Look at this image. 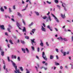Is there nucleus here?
Instances as JSON below:
<instances>
[{
    "mask_svg": "<svg viewBox=\"0 0 73 73\" xmlns=\"http://www.w3.org/2000/svg\"><path fill=\"white\" fill-rule=\"evenodd\" d=\"M16 64L15 63H13V66L15 68V70H16V71L17 72V73H21V72H20L19 70H17V66H16Z\"/></svg>",
    "mask_w": 73,
    "mask_h": 73,
    "instance_id": "nucleus-1",
    "label": "nucleus"
},
{
    "mask_svg": "<svg viewBox=\"0 0 73 73\" xmlns=\"http://www.w3.org/2000/svg\"><path fill=\"white\" fill-rule=\"evenodd\" d=\"M42 57H43L44 59L45 60H47V58H46V56L45 55L44 52H43V53H42Z\"/></svg>",
    "mask_w": 73,
    "mask_h": 73,
    "instance_id": "nucleus-2",
    "label": "nucleus"
},
{
    "mask_svg": "<svg viewBox=\"0 0 73 73\" xmlns=\"http://www.w3.org/2000/svg\"><path fill=\"white\" fill-rule=\"evenodd\" d=\"M35 40V39H34L33 40H31V41L32 44L33 45V43H36V42L35 41H34V40Z\"/></svg>",
    "mask_w": 73,
    "mask_h": 73,
    "instance_id": "nucleus-3",
    "label": "nucleus"
},
{
    "mask_svg": "<svg viewBox=\"0 0 73 73\" xmlns=\"http://www.w3.org/2000/svg\"><path fill=\"white\" fill-rule=\"evenodd\" d=\"M16 25H17V26L18 27V28H19V29L21 30V28L19 26H20V24L18 23L17 22Z\"/></svg>",
    "mask_w": 73,
    "mask_h": 73,
    "instance_id": "nucleus-4",
    "label": "nucleus"
},
{
    "mask_svg": "<svg viewBox=\"0 0 73 73\" xmlns=\"http://www.w3.org/2000/svg\"><path fill=\"white\" fill-rule=\"evenodd\" d=\"M0 28H1V29L4 30H5V28L4 27V26L3 25H2L0 26Z\"/></svg>",
    "mask_w": 73,
    "mask_h": 73,
    "instance_id": "nucleus-5",
    "label": "nucleus"
},
{
    "mask_svg": "<svg viewBox=\"0 0 73 73\" xmlns=\"http://www.w3.org/2000/svg\"><path fill=\"white\" fill-rule=\"evenodd\" d=\"M42 28H41V30H42V31H43L46 32V29L44 28V27H43L42 26Z\"/></svg>",
    "mask_w": 73,
    "mask_h": 73,
    "instance_id": "nucleus-6",
    "label": "nucleus"
},
{
    "mask_svg": "<svg viewBox=\"0 0 73 73\" xmlns=\"http://www.w3.org/2000/svg\"><path fill=\"white\" fill-rule=\"evenodd\" d=\"M61 17H62L63 19H64V18H65L66 17L65 14H64V15H63L62 14H61Z\"/></svg>",
    "mask_w": 73,
    "mask_h": 73,
    "instance_id": "nucleus-7",
    "label": "nucleus"
},
{
    "mask_svg": "<svg viewBox=\"0 0 73 73\" xmlns=\"http://www.w3.org/2000/svg\"><path fill=\"white\" fill-rule=\"evenodd\" d=\"M63 5H65V3H62V6L63 7H64V10H65V11H66V8Z\"/></svg>",
    "mask_w": 73,
    "mask_h": 73,
    "instance_id": "nucleus-8",
    "label": "nucleus"
},
{
    "mask_svg": "<svg viewBox=\"0 0 73 73\" xmlns=\"http://www.w3.org/2000/svg\"><path fill=\"white\" fill-rule=\"evenodd\" d=\"M11 58L13 59L14 58L16 59V56H14V55H12L11 56Z\"/></svg>",
    "mask_w": 73,
    "mask_h": 73,
    "instance_id": "nucleus-9",
    "label": "nucleus"
},
{
    "mask_svg": "<svg viewBox=\"0 0 73 73\" xmlns=\"http://www.w3.org/2000/svg\"><path fill=\"white\" fill-rule=\"evenodd\" d=\"M23 31L26 33V28L25 27H23Z\"/></svg>",
    "mask_w": 73,
    "mask_h": 73,
    "instance_id": "nucleus-10",
    "label": "nucleus"
},
{
    "mask_svg": "<svg viewBox=\"0 0 73 73\" xmlns=\"http://www.w3.org/2000/svg\"><path fill=\"white\" fill-rule=\"evenodd\" d=\"M40 42L41 43H40V45L42 47H43V46H44V44H43V43L42 42V41L41 40L40 41Z\"/></svg>",
    "mask_w": 73,
    "mask_h": 73,
    "instance_id": "nucleus-11",
    "label": "nucleus"
},
{
    "mask_svg": "<svg viewBox=\"0 0 73 73\" xmlns=\"http://www.w3.org/2000/svg\"><path fill=\"white\" fill-rule=\"evenodd\" d=\"M54 57V56L50 55V59H53Z\"/></svg>",
    "mask_w": 73,
    "mask_h": 73,
    "instance_id": "nucleus-12",
    "label": "nucleus"
},
{
    "mask_svg": "<svg viewBox=\"0 0 73 73\" xmlns=\"http://www.w3.org/2000/svg\"><path fill=\"white\" fill-rule=\"evenodd\" d=\"M18 15L21 17H22V15L19 12H17Z\"/></svg>",
    "mask_w": 73,
    "mask_h": 73,
    "instance_id": "nucleus-13",
    "label": "nucleus"
},
{
    "mask_svg": "<svg viewBox=\"0 0 73 73\" xmlns=\"http://www.w3.org/2000/svg\"><path fill=\"white\" fill-rule=\"evenodd\" d=\"M22 50L23 52L24 53H26V52L25 51V48H22Z\"/></svg>",
    "mask_w": 73,
    "mask_h": 73,
    "instance_id": "nucleus-14",
    "label": "nucleus"
},
{
    "mask_svg": "<svg viewBox=\"0 0 73 73\" xmlns=\"http://www.w3.org/2000/svg\"><path fill=\"white\" fill-rule=\"evenodd\" d=\"M58 40H63V38L61 37H58Z\"/></svg>",
    "mask_w": 73,
    "mask_h": 73,
    "instance_id": "nucleus-15",
    "label": "nucleus"
},
{
    "mask_svg": "<svg viewBox=\"0 0 73 73\" xmlns=\"http://www.w3.org/2000/svg\"><path fill=\"white\" fill-rule=\"evenodd\" d=\"M4 51H1V55L2 56H4Z\"/></svg>",
    "mask_w": 73,
    "mask_h": 73,
    "instance_id": "nucleus-16",
    "label": "nucleus"
},
{
    "mask_svg": "<svg viewBox=\"0 0 73 73\" xmlns=\"http://www.w3.org/2000/svg\"><path fill=\"white\" fill-rule=\"evenodd\" d=\"M19 68H20V69L21 71L23 72V67H20Z\"/></svg>",
    "mask_w": 73,
    "mask_h": 73,
    "instance_id": "nucleus-17",
    "label": "nucleus"
},
{
    "mask_svg": "<svg viewBox=\"0 0 73 73\" xmlns=\"http://www.w3.org/2000/svg\"><path fill=\"white\" fill-rule=\"evenodd\" d=\"M34 23L33 22H32L31 23V24H30V25H29L28 26L29 27H30L32 25H33V24Z\"/></svg>",
    "mask_w": 73,
    "mask_h": 73,
    "instance_id": "nucleus-18",
    "label": "nucleus"
},
{
    "mask_svg": "<svg viewBox=\"0 0 73 73\" xmlns=\"http://www.w3.org/2000/svg\"><path fill=\"white\" fill-rule=\"evenodd\" d=\"M9 42H10V44H13V41L11 40H9Z\"/></svg>",
    "mask_w": 73,
    "mask_h": 73,
    "instance_id": "nucleus-19",
    "label": "nucleus"
},
{
    "mask_svg": "<svg viewBox=\"0 0 73 73\" xmlns=\"http://www.w3.org/2000/svg\"><path fill=\"white\" fill-rule=\"evenodd\" d=\"M22 21H23V24H24V25H25L26 23H25V21L23 19H22Z\"/></svg>",
    "mask_w": 73,
    "mask_h": 73,
    "instance_id": "nucleus-20",
    "label": "nucleus"
},
{
    "mask_svg": "<svg viewBox=\"0 0 73 73\" xmlns=\"http://www.w3.org/2000/svg\"><path fill=\"white\" fill-rule=\"evenodd\" d=\"M35 13H36V15L37 16H38L39 15V13H38V12H35Z\"/></svg>",
    "mask_w": 73,
    "mask_h": 73,
    "instance_id": "nucleus-21",
    "label": "nucleus"
},
{
    "mask_svg": "<svg viewBox=\"0 0 73 73\" xmlns=\"http://www.w3.org/2000/svg\"><path fill=\"white\" fill-rule=\"evenodd\" d=\"M1 11H2V12L4 11V10L3 9V7H1Z\"/></svg>",
    "mask_w": 73,
    "mask_h": 73,
    "instance_id": "nucleus-22",
    "label": "nucleus"
},
{
    "mask_svg": "<svg viewBox=\"0 0 73 73\" xmlns=\"http://www.w3.org/2000/svg\"><path fill=\"white\" fill-rule=\"evenodd\" d=\"M55 65H56V66L60 65L59 63H56V62H55Z\"/></svg>",
    "mask_w": 73,
    "mask_h": 73,
    "instance_id": "nucleus-23",
    "label": "nucleus"
},
{
    "mask_svg": "<svg viewBox=\"0 0 73 73\" xmlns=\"http://www.w3.org/2000/svg\"><path fill=\"white\" fill-rule=\"evenodd\" d=\"M7 30L9 32H11V29L9 28H7Z\"/></svg>",
    "mask_w": 73,
    "mask_h": 73,
    "instance_id": "nucleus-24",
    "label": "nucleus"
},
{
    "mask_svg": "<svg viewBox=\"0 0 73 73\" xmlns=\"http://www.w3.org/2000/svg\"><path fill=\"white\" fill-rule=\"evenodd\" d=\"M25 38H26L27 39H29V37L27 36H25Z\"/></svg>",
    "mask_w": 73,
    "mask_h": 73,
    "instance_id": "nucleus-25",
    "label": "nucleus"
},
{
    "mask_svg": "<svg viewBox=\"0 0 73 73\" xmlns=\"http://www.w3.org/2000/svg\"><path fill=\"white\" fill-rule=\"evenodd\" d=\"M21 43H22V44H24L25 43V42L23 41V40H21Z\"/></svg>",
    "mask_w": 73,
    "mask_h": 73,
    "instance_id": "nucleus-26",
    "label": "nucleus"
},
{
    "mask_svg": "<svg viewBox=\"0 0 73 73\" xmlns=\"http://www.w3.org/2000/svg\"><path fill=\"white\" fill-rule=\"evenodd\" d=\"M31 48L33 50H34L35 49V48L33 46H31Z\"/></svg>",
    "mask_w": 73,
    "mask_h": 73,
    "instance_id": "nucleus-27",
    "label": "nucleus"
},
{
    "mask_svg": "<svg viewBox=\"0 0 73 73\" xmlns=\"http://www.w3.org/2000/svg\"><path fill=\"white\" fill-rule=\"evenodd\" d=\"M54 1L56 3H58V0H55Z\"/></svg>",
    "mask_w": 73,
    "mask_h": 73,
    "instance_id": "nucleus-28",
    "label": "nucleus"
},
{
    "mask_svg": "<svg viewBox=\"0 0 73 73\" xmlns=\"http://www.w3.org/2000/svg\"><path fill=\"white\" fill-rule=\"evenodd\" d=\"M9 12H10V13L11 12H12L10 8H9Z\"/></svg>",
    "mask_w": 73,
    "mask_h": 73,
    "instance_id": "nucleus-29",
    "label": "nucleus"
},
{
    "mask_svg": "<svg viewBox=\"0 0 73 73\" xmlns=\"http://www.w3.org/2000/svg\"><path fill=\"white\" fill-rule=\"evenodd\" d=\"M26 50L27 52H28V53H29V50H28V49L27 48H26Z\"/></svg>",
    "mask_w": 73,
    "mask_h": 73,
    "instance_id": "nucleus-30",
    "label": "nucleus"
},
{
    "mask_svg": "<svg viewBox=\"0 0 73 73\" xmlns=\"http://www.w3.org/2000/svg\"><path fill=\"white\" fill-rule=\"evenodd\" d=\"M52 15L53 16V17L55 18V19H57V18L54 16V15L53 14H52Z\"/></svg>",
    "mask_w": 73,
    "mask_h": 73,
    "instance_id": "nucleus-31",
    "label": "nucleus"
},
{
    "mask_svg": "<svg viewBox=\"0 0 73 73\" xmlns=\"http://www.w3.org/2000/svg\"><path fill=\"white\" fill-rule=\"evenodd\" d=\"M63 40H64V41H68L67 39L65 38H63Z\"/></svg>",
    "mask_w": 73,
    "mask_h": 73,
    "instance_id": "nucleus-32",
    "label": "nucleus"
},
{
    "mask_svg": "<svg viewBox=\"0 0 73 73\" xmlns=\"http://www.w3.org/2000/svg\"><path fill=\"white\" fill-rule=\"evenodd\" d=\"M37 50V52H39L40 48L39 47H38Z\"/></svg>",
    "mask_w": 73,
    "mask_h": 73,
    "instance_id": "nucleus-33",
    "label": "nucleus"
},
{
    "mask_svg": "<svg viewBox=\"0 0 73 73\" xmlns=\"http://www.w3.org/2000/svg\"><path fill=\"white\" fill-rule=\"evenodd\" d=\"M18 61H20L21 60L20 58V57L18 56Z\"/></svg>",
    "mask_w": 73,
    "mask_h": 73,
    "instance_id": "nucleus-34",
    "label": "nucleus"
},
{
    "mask_svg": "<svg viewBox=\"0 0 73 73\" xmlns=\"http://www.w3.org/2000/svg\"><path fill=\"white\" fill-rule=\"evenodd\" d=\"M44 68V69L45 70H47V68H44V67H42L41 69H42V68Z\"/></svg>",
    "mask_w": 73,
    "mask_h": 73,
    "instance_id": "nucleus-35",
    "label": "nucleus"
},
{
    "mask_svg": "<svg viewBox=\"0 0 73 73\" xmlns=\"http://www.w3.org/2000/svg\"><path fill=\"white\" fill-rule=\"evenodd\" d=\"M47 17L45 16L44 17H42V18H43V19H46V18H47Z\"/></svg>",
    "mask_w": 73,
    "mask_h": 73,
    "instance_id": "nucleus-36",
    "label": "nucleus"
},
{
    "mask_svg": "<svg viewBox=\"0 0 73 73\" xmlns=\"http://www.w3.org/2000/svg\"><path fill=\"white\" fill-rule=\"evenodd\" d=\"M48 18L50 21H51V17H50V16H49Z\"/></svg>",
    "mask_w": 73,
    "mask_h": 73,
    "instance_id": "nucleus-37",
    "label": "nucleus"
},
{
    "mask_svg": "<svg viewBox=\"0 0 73 73\" xmlns=\"http://www.w3.org/2000/svg\"><path fill=\"white\" fill-rule=\"evenodd\" d=\"M7 59H8V61L9 62H10V59H9V57H7Z\"/></svg>",
    "mask_w": 73,
    "mask_h": 73,
    "instance_id": "nucleus-38",
    "label": "nucleus"
},
{
    "mask_svg": "<svg viewBox=\"0 0 73 73\" xmlns=\"http://www.w3.org/2000/svg\"><path fill=\"white\" fill-rule=\"evenodd\" d=\"M63 56H65L66 55V52H64L63 53Z\"/></svg>",
    "mask_w": 73,
    "mask_h": 73,
    "instance_id": "nucleus-39",
    "label": "nucleus"
},
{
    "mask_svg": "<svg viewBox=\"0 0 73 73\" xmlns=\"http://www.w3.org/2000/svg\"><path fill=\"white\" fill-rule=\"evenodd\" d=\"M55 50H56V52H59V51H58V49H57V48H56Z\"/></svg>",
    "mask_w": 73,
    "mask_h": 73,
    "instance_id": "nucleus-40",
    "label": "nucleus"
},
{
    "mask_svg": "<svg viewBox=\"0 0 73 73\" xmlns=\"http://www.w3.org/2000/svg\"><path fill=\"white\" fill-rule=\"evenodd\" d=\"M13 8L14 9H15V5H14L13 6Z\"/></svg>",
    "mask_w": 73,
    "mask_h": 73,
    "instance_id": "nucleus-41",
    "label": "nucleus"
},
{
    "mask_svg": "<svg viewBox=\"0 0 73 73\" xmlns=\"http://www.w3.org/2000/svg\"><path fill=\"white\" fill-rule=\"evenodd\" d=\"M47 27L49 29H50V26L49 25H48L47 26Z\"/></svg>",
    "mask_w": 73,
    "mask_h": 73,
    "instance_id": "nucleus-42",
    "label": "nucleus"
},
{
    "mask_svg": "<svg viewBox=\"0 0 73 73\" xmlns=\"http://www.w3.org/2000/svg\"><path fill=\"white\" fill-rule=\"evenodd\" d=\"M47 3H48L49 4H51V2H49L48 1H46Z\"/></svg>",
    "mask_w": 73,
    "mask_h": 73,
    "instance_id": "nucleus-43",
    "label": "nucleus"
},
{
    "mask_svg": "<svg viewBox=\"0 0 73 73\" xmlns=\"http://www.w3.org/2000/svg\"><path fill=\"white\" fill-rule=\"evenodd\" d=\"M46 44L47 46H49V44H48V43L47 42H46Z\"/></svg>",
    "mask_w": 73,
    "mask_h": 73,
    "instance_id": "nucleus-44",
    "label": "nucleus"
},
{
    "mask_svg": "<svg viewBox=\"0 0 73 73\" xmlns=\"http://www.w3.org/2000/svg\"><path fill=\"white\" fill-rule=\"evenodd\" d=\"M43 26L44 27V28H45L46 27V26H45V25L44 24V23H43Z\"/></svg>",
    "mask_w": 73,
    "mask_h": 73,
    "instance_id": "nucleus-45",
    "label": "nucleus"
},
{
    "mask_svg": "<svg viewBox=\"0 0 73 73\" xmlns=\"http://www.w3.org/2000/svg\"><path fill=\"white\" fill-rule=\"evenodd\" d=\"M9 27L11 29H12V27L10 25L9 26Z\"/></svg>",
    "mask_w": 73,
    "mask_h": 73,
    "instance_id": "nucleus-46",
    "label": "nucleus"
},
{
    "mask_svg": "<svg viewBox=\"0 0 73 73\" xmlns=\"http://www.w3.org/2000/svg\"><path fill=\"white\" fill-rule=\"evenodd\" d=\"M5 17L6 18H7V17H9L7 15H5Z\"/></svg>",
    "mask_w": 73,
    "mask_h": 73,
    "instance_id": "nucleus-47",
    "label": "nucleus"
},
{
    "mask_svg": "<svg viewBox=\"0 0 73 73\" xmlns=\"http://www.w3.org/2000/svg\"><path fill=\"white\" fill-rule=\"evenodd\" d=\"M71 38H72V41H73V35H72V37H71Z\"/></svg>",
    "mask_w": 73,
    "mask_h": 73,
    "instance_id": "nucleus-48",
    "label": "nucleus"
},
{
    "mask_svg": "<svg viewBox=\"0 0 73 73\" xmlns=\"http://www.w3.org/2000/svg\"><path fill=\"white\" fill-rule=\"evenodd\" d=\"M56 59H59V57H58V55L56 56Z\"/></svg>",
    "mask_w": 73,
    "mask_h": 73,
    "instance_id": "nucleus-49",
    "label": "nucleus"
},
{
    "mask_svg": "<svg viewBox=\"0 0 73 73\" xmlns=\"http://www.w3.org/2000/svg\"><path fill=\"white\" fill-rule=\"evenodd\" d=\"M49 14H50V12L49 11H48V13L47 14V15L48 16L49 15Z\"/></svg>",
    "mask_w": 73,
    "mask_h": 73,
    "instance_id": "nucleus-50",
    "label": "nucleus"
},
{
    "mask_svg": "<svg viewBox=\"0 0 73 73\" xmlns=\"http://www.w3.org/2000/svg\"><path fill=\"white\" fill-rule=\"evenodd\" d=\"M5 70H6V71H7V72H6V73H7V72H8V69H7V68H6V69H5Z\"/></svg>",
    "mask_w": 73,
    "mask_h": 73,
    "instance_id": "nucleus-51",
    "label": "nucleus"
},
{
    "mask_svg": "<svg viewBox=\"0 0 73 73\" xmlns=\"http://www.w3.org/2000/svg\"><path fill=\"white\" fill-rule=\"evenodd\" d=\"M11 20L13 22H15V20H14V19L13 18H12L11 19Z\"/></svg>",
    "mask_w": 73,
    "mask_h": 73,
    "instance_id": "nucleus-52",
    "label": "nucleus"
},
{
    "mask_svg": "<svg viewBox=\"0 0 73 73\" xmlns=\"http://www.w3.org/2000/svg\"><path fill=\"white\" fill-rule=\"evenodd\" d=\"M5 67H6L5 65H4V67H3V68H4V70L5 69Z\"/></svg>",
    "mask_w": 73,
    "mask_h": 73,
    "instance_id": "nucleus-53",
    "label": "nucleus"
},
{
    "mask_svg": "<svg viewBox=\"0 0 73 73\" xmlns=\"http://www.w3.org/2000/svg\"><path fill=\"white\" fill-rule=\"evenodd\" d=\"M22 3L23 4H24V3H25L24 1L23 0H22Z\"/></svg>",
    "mask_w": 73,
    "mask_h": 73,
    "instance_id": "nucleus-54",
    "label": "nucleus"
},
{
    "mask_svg": "<svg viewBox=\"0 0 73 73\" xmlns=\"http://www.w3.org/2000/svg\"><path fill=\"white\" fill-rule=\"evenodd\" d=\"M28 7V4H27V5L26 6L25 8H27Z\"/></svg>",
    "mask_w": 73,
    "mask_h": 73,
    "instance_id": "nucleus-55",
    "label": "nucleus"
},
{
    "mask_svg": "<svg viewBox=\"0 0 73 73\" xmlns=\"http://www.w3.org/2000/svg\"><path fill=\"white\" fill-rule=\"evenodd\" d=\"M36 58H38V60L39 59V57H38V56H36Z\"/></svg>",
    "mask_w": 73,
    "mask_h": 73,
    "instance_id": "nucleus-56",
    "label": "nucleus"
},
{
    "mask_svg": "<svg viewBox=\"0 0 73 73\" xmlns=\"http://www.w3.org/2000/svg\"><path fill=\"white\" fill-rule=\"evenodd\" d=\"M46 62L44 61H43V62H42V63H43V64H44Z\"/></svg>",
    "mask_w": 73,
    "mask_h": 73,
    "instance_id": "nucleus-57",
    "label": "nucleus"
},
{
    "mask_svg": "<svg viewBox=\"0 0 73 73\" xmlns=\"http://www.w3.org/2000/svg\"><path fill=\"white\" fill-rule=\"evenodd\" d=\"M26 70L27 72L26 73H29V72L28 71V70L27 69H26Z\"/></svg>",
    "mask_w": 73,
    "mask_h": 73,
    "instance_id": "nucleus-58",
    "label": "nucleus"
},
{
    "mask_svg": "<svg viewBox=\"0 0 73 73\" xmlns=\"http://www.w3.org/2000/svg\"><path fill=\"white\" fill-rule=\"evenodd\" d=\"M56 19V22H58V23L59 22V20L57 19H57Z\"/></svg>",
    "mask_w": 73,
    "mask_h": 73,
    "instance_id": "nucleus-59",
    "label": "nucleus"
},
{
    "mask_svg": "<svg viewBox=\"0 0 73 73\" xmlns=\"http://www.w3.org/2000/svg\"><path fill=\"white\" fill-rule=\"evenodd\" d=\"M4 8H5V9H7V7H6V6H4Z\"/></svg>",
    "mask_w": 73,
    "mask_h": 73,
    "instance_id": "nucleus-60",
    "label": "nucleus"
},
{
    "mask_svg": "<svg viewBox=\"0 0 73 73\" xmlns=\"http://www.w3.org/2000/svg\"><path fill=\"white\" fill-rule=\"evenodd\" d=\"M60 69H62L63 68V67H62V66H60Z\"/></svg>",
    "mask_w": 73,
    "mask_h": 73,
    "instance_id": "nucleus-61",
    "label": "nucleus"
},
{
    "mask_svg": "<svg viewBox=\"0 0 73 73\" xmlns=\"http://www.w3.org/2000/svg\"><path fill=\"white\" fill-rule=\"evenodd\" d=\"M5 35H8V33H7V32H6L5 33Z\"/></svg>",
    "mask_w": 73,
    "mask_h": 73,
    "instance_id": "nucleus-62",
    "label": "nucleus"
},
{
    "mask_svg": "<svg viewBox=\"0 0 73 73\" xmlns=\"http://www.w3.org/2000/svg\"><path fill=\"white\" fill-rule=\"evenodd\" d=\"M10 44H8V45H7V46H8V47L9 48H10Z\"/></svg>",
    "mask_w": 73,
    "mask_h": 73,
    "instance_id": "nucleus-63",
    "label": "nucleus"
},
{
    "mask_svg": "<svg viewBox=\"0 0 73 73\" xmlns=\"http://www.w3.org/2000/svg\"><path fill=\"white\" fill-rule=\"evenodd\" d=\"M61 52L62 53H63V50H61Z\"/></svg>",
    "mask_w": 73,
    "mask_h": 73,
    "instance_id": "nucleus-64",
    "label": "nucleus"
}]
</instances>
